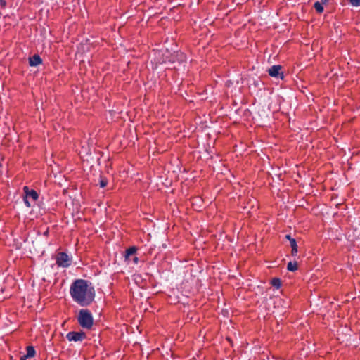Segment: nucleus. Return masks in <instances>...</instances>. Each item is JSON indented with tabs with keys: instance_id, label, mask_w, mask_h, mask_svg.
I'll list each match as a JSON object with an SVG mask.
<instances>
[{
	"instance_id": "ddd939ff",
	"label": "nucleus",
	"mask_w": 360,
	"mask_h": 360,
	"mask_svg": "<svg viewBox=\"0 0 360 360\" xmlns=\"http://www.w3.org/2000/svg\"><path fill=\"white\" fill-rule=\"evenodd\" d=\"M271 284L278 289L281 285V280L278 278H274L271 281Z\"/></svg>"
},
{
	"instance_id": "6e6552de",
	"label": "nucleus",
	"mask_w": 360,
	"mask_h": 360,
	"mask_svg": "<svg viewBox=\"0 0 360 360\" xmlns=\"http://www.w3.org/2000/svg\"><path fill=\"white\" fill-rule=\"evenodd\" d=\"M41 63L42 60L41 57L37 54H35L33 56L29 58V65L32 67L37 66Z\"/></svg>"
},
{
	"instance_id": "423d86ee",
	"label": "nucleus",
	"mask_w": 360,
	"mask_h": 360,
	"mask_svg": "<svg viewBox=\"0 0 360 360\" xmlns=\"http://www.w3.org/2000/svg\"><path fill=\"white\" fill-rule=\"evenodd\" d=\"M281 66L279 65H273L268 70V73L271 77L275 78L283 79V73L281 72Z\"/></svg>"
},
{
	"instance_id": "1a4fd4ad",
	"label": "nucleus",
	"mask_w": 360,
	"mask_h": 360,
	"mask_svg": "<svg viewBox=\"0 0 360 360\" xmlns=\"http://www.w3.org/2000/svg\"><path fill=\"white\" fill-rule=\"evenodd\" d=\"M328 0H321V2L316 1L314 4V7L316 9V12L319 13H321L323 11V5L326 4Z\"/></svg>"
},
{
	"instance_id": "f8f14e48",
	"label": "nucleus",
	"mask_w": 360,
	"mask_h": 360,
	"mask_svg": "<svg viewBox=\"0 0 360 360\" xmlns=\"http://www.w3.org/2000/svg\"><path fill=\"white\" fill-rule=\"evenodd\" d=\"M287 269L290 271H295L297 269V263L296 262H290L287 265Z\"/></svg>"
},
{
	"instance_id": "f03ea898",
	"label": "nucleus",
	"mask_w": 360,
	"mask_h": 360,
	"mask_svg": "<svg viewBox=\"0 0 360 360\" xmlns=\"http://www.w3.org/2000/svg\"><path fill=\"white\" fill-rule=\"evenodd\" d=\"M77 321L79 325L86 329L91 328L94 319L91 313L88 309H82L79 311Z\"/></svg>"
},
{
	"instance_id": "dca6fc26",
	"label": "nucleus",
	"mask_w": 360,
	"mask_h": 360,
	"mask_svg": "<svg viewBox=\"0 0 360 360\" xmlns=\"http://www.w3.org/2000/svg\"><path fill=\"white\" fill-rule=\"evenodd\" d=\"M30 199H28L27 198H26L25 196V197H24V198H23V201H24V202H25V205H26L27 207H30L32 206V204H31V202H30Z\"/></svg>"
},
{
	"instance_id": "7ed1b4c3",
	"label": "nucleus",
	"mask_w": 360,
	"mask_h": 360,
	"mask_svg": "<svg viewBox=\"0 0 360 360\" xmlns=\"http://www.w3.org/2000/svg\"><path fill=\"white\" fill-rule=\"evenodd\" d=\"M56 264L58 267L68 268L72 264V257L66 252H60L56 255Z\"/></svg>"
},
{
	"instance_id": "a211bd4d",
	"label": "nucleus",
	"mask_w": 360,
	"mask_h": 360,
	"mask_svg": "<svg viewBox=\"0 0 360 360\" xmlns=\"http://www.w3.org/2000/svg\"><path fill=\"white\" fill-rule=\"evenodd\" d=\"M0 4H1L2 6H6V0H0Z\"/></svg>"
},
{
	"instance_id": "20e7f679",
	"label": "nucleus",
	"mask_w": 360,
	"mask_h": 360,
	"mask_svg": "<svg viewBox=\"0 0 360 360\" xmlns=\"http://www.w3.org/2000/svg\"><path fill=\"white\" fill-rule=\"evenodd\" d=\"M137 251V248L135 246L130 247L127 249L124 255V260L127 264H137L139 262V258L135 255Z\"/></svg>"
},
{
	"instance_id": "0eeeda50",
	"label": "nucleus",
	"mask_w": 360,
	"mask_h": 360,
	"mask_svg": "<svg viewBox=\"0 0 360 360\" xmlns=\"http://www.w3.org/2000/svg\"><path fill=\"white\" fill-rule=\"evenodd\" d=\"M23 191L25 193V196L32 202H36L37 200L39 195L36 191L30 189L28 186H25L23 187Z\"/></svg>"
},
{
	"instance_id": "f3484780",
	"label": "nucleus",
	"mask_w": 360,
	"mask_h": 360,
	"mask_svg": "<svg viewBox=\"0 0 360 360\" xmlns=\"http://www.w3.org/2000/svg\"><path fill=\"white\" fill-rule=\"evenodd\" d=\"M27 359H29V357H27L26 354L20 356V360H27Z\"/></svg>"
},
{
	"instance_id": "6ab92c4d",
	"label": "nucleus",
	"mask_w": 360,
	"mask_h": 360,
	"mask_svg": "<svg viewBox=\"0 0 360 360\" xmlns=\"http://www.w3.org/2000/svg\"><path fill=\"white\" fill-rule=\"evenodd\" d=\"M285 238L286 239H288L290 242V240L293 239L292 238H291V236L290 235H286L285 236Z\"/></svg>"
},
{
	"instance_id": "9d476101",
	"label": "nucleus",
	"mask_w": 360,
	"mask_h": 360,
	"mask_svg": "<svg viewBox=\"0 0 360 360\" xmlns=\"http://www.w3.org/2000/svg\"><path fill=\"white\" fill-rule=\"evenodd\" d=\"M290 247L292 248L291 254L295 256L297 254V245L295 239L290 240Z\"/></svg>"
},
{
	"instance_id": "9b49d317",
	"label": "nucleus",
	"mask_w": 360,
	"mask_h": 360,
	"mask_svg": "<svg viewBox=\"0 0 360 360\" xmlns=\"http://www.w3.org/2000/svg\"><path fill=\"white\" fill-rule=\"evenodd\" d=\"M35 349L34 347L32 346H27L26 347V354L27 357L32 358L34 357L35 355Z\"/></svg>"
},
{
	"instance_id": "39448f33",
	"label": "nucleus",
	"mask_w": 360,
	"mask_h": 360,
	"mask_svg": "<svg viewBox=\"0 0 360 360\" xmlns=\"http://www.w3.org/2000/svg\"><path fill=\"white\" fill-rule=\"evenodd\" d=\"M86 338V333L83 331H71L66 335V338L70 342H81Z\"/></svg>"
},
{
	"instance_id": "f257e3e1",
	"label": "nucleus",
	"mask_w": 360,
	"mask_h": 360,
	"mask_svg": "<svg viewBox=\"0 0 360 360\" xmlns=\"http://www.w3.org/2000/svg\"><path fill=\"white\" fill-rule=\"evenodd\" d=\"M70 294L76 303L82 307H86L94 301L95 290L88 281L77 279L70 285Z\"/></svg>"
},
{
	"instance_id": "4468645a",
	"label": "nucleus",
	"mask_w": 360,
	"mask_h": 360,
	"mask_svg": "<svg viewBox=\"0 0 360 360\" xmlns=\"http://www.w3.org/2000/svg\"><path fill=\"white\" fill-rule=\"evenodd\" d=\"M352 6L355 7L360 6V0H349Z\"/></svg>"
},
{
	"instance_id": "2eb2a0df",
	"label": "nucleus",
	"mask_w": 360,
	"mask_h": 360,
	"mask_svg": "<svg viewBox=\"0 0 360 360\" xmlns=\"http://www.w3.org/2000/svg\"><path fill=\"white\" fill-rule=\"evenodd\" d=\"M108 181L106 179H102L99 181V185L101 188H104L107 186Z\"/></svg>"
}]
</instances>
